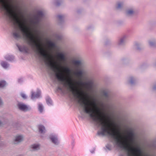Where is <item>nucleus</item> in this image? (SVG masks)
Returning a JSON list of instances; mask_svg holds the SVG:
<instances>
[{"mask_svg": "<svg viewBox=\"0 0 156 156\" xmlns=\"http://www.w3.org/2000/svg\"><path fill=\"white\" fill-rule=\"evenodd\" d=\"M5 58L7 60L12 61L14 59V57L12 55H6Z\"/></svg>", "mask_w": 156, "mask_h": 156, "instance_id": "obj_14", "label": "nucleus"}, {"mask_svg": "<svg viewBox=\"0 0 156 156\" xmlns=\"http://www.w3.org/2000/svg\"><path fill=\"white\" fill-rule=\"evenodd\" d=\"M76 83L78 84H80L82 85H84L85 84V88L88 90H90L92 87L93 83L91 81L84 83L82 81L80 80L78 82H76Z\"/></svg>", "mask_w": 156, "mask_h": 156, "instance_id": "obj_4", "label": "nucleus"}, {"mask_svg": "<svg viewBox=\"0 0 156 156\" xmlns=\"http://www.w3.org/2000/svg\"><path fill=\"white\" fill-rule=\"evenodd\" d=\"M23 79H20L18 80V82L19 83H21L23 82Z\"/></svg>", "mask_w": 156, "mask_h": 156, "instance_id": "obj_34", "label": "nucleus"}, {"mask_svg": "<svg viewBox=\"0 0 156 156\" xmlns=\"http://www.w3.org/2000/svg\"><path fill=\"white\" fill-rule=\"evenodd\" d=\"M2 101L1 99V98H0V105H1L2 104Z\"/></svg>", "mask_w": 156, "mask_h": 156, "instance_id": "obj_38", "label": "nucleus"}, {"mask_svg": "<svg viewBox=\"0 0 156 156\" xmlns=\"http://www.w3.org/2000/svg\"><path fill=\"white\" fill-rule=\"evenodd\" d=\"M57 17L59 19V21H62V20L63 18H64V16H63L58 15L57 16Z\"/></svg>", "mask_w": 156, "mask_h": 156, "instance_id": "obj_27", "label": "nucleus"}, {"mask_svg": "<svg viewBox=\"0 0 156 156\" xmlns=\"http://www.w3.org/2000/svg\"><path fill=\"white\" fill-rule=\"evenodd\" d=\"M2 124L1 122L0 121V124Z\"/></svg>", "mask_w": 156, "mask_h": 156, "instance_id": "obj_41", "label": "nucleus"}, {"mask_svg": "<svg viewBox=\"0 0 156 156\" xmlns=\"http://www.w3.org/2000/svg\"><path fill=\"white\" fill-rule=\"evenodd\" d=\"M62 2L61 0H56L55 2V4L56 6H59Z\"/></svg>", "mask_w": 156, "mask_h": 156, "instance_id": "obj_22", "label": "nucleus"}, {"mask_svg": "<svg viewBox=\"0 0 156 156\" xmlns=\"http://www.w3.org/2000/svg\"><path fill=\"white\" fill-rule=\"evenodd\" d=\"M59 90L61 91L62 92H63V88L59 86H58L57 88V90L58 91Z\"/></svg>", "mask_w": 156, "mask_h": 156, "instance_id": "obj_31", "label": "nucleus"}, {"mask_svg": "<svg viewBox=\"0 0 156 156\" xmlns=\"http://www.w3.org/2000/svg\"><path fill=\"white\" fill-rule=\"evenodd\" d=\"M85 94H86V95L87 96H89V94H88L86 92L85 93Z\"/></svg>", "mask_w": 156, "mask_h": 156, "instance_id": "obj_39", "label": "nucleus"}, {"mask_svg": "<svg viewBox=\"0 0 156 156\" xmlns=\"http://www.w3.org/2000/svg\"><path fill=\"white\" fill-rule=\"evenodd\" d=\"M43 13L41 11H38L37 12V14L34 16V20L40 21L41 18L43 16Z\"/></svg>", "mask_w": 156, "mask_h": 156, "instance_id": "obj_8", "label": "nucleus"}, {"mask_svg": "<svg viewBox=\"0 0 156 156\" xmlns=\"http://www.w3.org/2000/svg\"><path fill=\"white\" fill-rule=\"evenodd\" d=\"M46 101L47 104L48 105H51L52 104L51 99L49 97H47L46 99Z\"/></svg>", "mask_w": 156, "mask_h": 156, "instance_id": "obj_20", "label": "nucleus"}, {"mask_svg": "<svg viewBox=\"0 0 156 156\" xmlns=\"http://www.w3.org/2000/svg\"><path fill=\"white\" fill-rule=\"evenodd\" d=\"M94 150L93 151H91V153H93L94 152Z\"/></svg>", "mask_w": 156, "mask_h": 156, "instance_id": "obj_40", "label": "nucleus"}, {"mask_svg": "<svg viewBox=\"0 0 156 156\" xmlns=\"http://www.w3.org/2000/svg\"><path fill=\"white\" fill-rule=\"evenodd\" d=\"M57 55L60 62H64L66 61V59L63 52H58L57 53Z\"/></svg>", "mask_w": 156, "mask_h": 156, "instance_id": "obj_6", "label": "nucleus"}, {"mask_svg": "<svg viewBox=\"0 0 156 156\" xmlns=\"http://www.w3.org/2000/svg\"><path fill=\"white\" fill-rule=\"evenodd\" d=\"M149 45L152 47H155L156 46V43L154 41H150L149 42Z\"/></svg>", "mask_w": 156, "mask_h": 156, "instance_id": "obj_24", "label": "nucleus"}, {"mask_svg": "<svg viewBox=\"0 0 156 156\" xmlns=\"http://www.w3.org/2000/svg\"><path fill=\"white\" fill-rule=\"evenodd\" d=\"M65 70L68 73H70L71 72V69H70L68 67H65L64 68Z\"/></svg>", "mask_w": 156, "mask_h": 156, "instance_id": "obj_30", "label": "nucleus"}, {"mask_svg": "<svg viewBox=\"0 0 156 156\" xmlns=\"http://www.w3.org/2000/svg\"><path fill=\"white\" fill-rule=\"evenodd\" d=\"M49 138L52 142L55 145H58L59 142L57 136L56 135L51 134L50 135Z\"/></svg>", "mask_w": 156, "mask_h": 156, "instance_id": "obj_5", "label": "nucleus"}, {"mask_svg": "<svg viewBox=\"0 0 156 156\" xmlns=\"http://www.w3.org/2000/svg\"><path fill=\"white\" fill-rule=\"evenodd\" d=\"M48 42L49 46L51 48H54L56 47V44L54 42L50 41H48Z\"/></svg>", "mask_w": 156, "mask_h": 156, "instance_id": "obj_18", "label": "nucleus"}, {"mask_svg": "<svg viewBox=\"0 0 156 156\" xmlns=\"http://www.w3.org/2000/svg\"><path fill=\"white\" fill-rule=\"evenodd\" d=\"M41 94V92L40 91H37L36 94L33 92H31V98L33 99L35 98H39Z\"/></svg>", "mask_w": 156, "mask_h": 156, "instance_id": "obj_10", "label": "nucleus"}, {"mask_svg": "<svg viewBox=\"0 0 156 156\" xmlns=\"http://www.w3.org/2000/svg\"><path fill=\"white\" fill-rule=\"evenodd\" d=\"M40 21H37V20H31V22L34 24V25H37L39 23Z\"/></svg>", "mask_w": 156, "mask_h": 156, "instance_id": "obj_28", "label": "nucleus"}, {"mask_svg": "<svg viewBox=\"0 0 156 156\" xmlns=\"http://www.w3.org/2000/svg\"><path fill=\"white\" fill-rule=\"evenodd\" d=\"M153 89L154 90H156V84H155L154 85V86L153 87Z\"/></svg>", "mask_w": 156, "mask_h": 156, "instance_id": "obj_35", "label": "nucleus"}, {"mask_svg": "<svg viewBox=\"0 0 156 156\" xmlns=\"http://www.w3.org/2000/svg\"><path fill=\"white\" fill-rule=\"evenodd\" d=\"M134 13V11L132 9H129L126 12V14L128 16H132Z\"/></svg>", "mask_w": 156, "mask_h": 156, "instance_id": "obj_15", "label": "nucleus"}, {"mask_svg": "<svg viewBox=\"0 0 156 156\" xmlns=\"http://www.w3.org/2000/svg\"><path fill=\"white\" fill-rule=\"evenodd\" d=\"M129 130L128 132V138L132 145H133L135 143V133L132 128H129Z\"/></svg>", "mask_w": 156, "mask_h": 156, "instance_id": "obj_2", "label": "nucleus"}, {"mask_svg": "<svg viewBox=\"0 0 156 156\" xmlns=\"http://www.w3.org/2000/svg\"><path fill=\"white\" fill-rule=\"evenodd\" d=\"M122 3L121 2H118L117 4V6H116V8L117 9H119L121 8V7L122 6Z\"/></svg>", "mask_w": 156, "mask_h": 156, "instance_id": "obj_23", "label": "nucleus"}, {"mask_svg": "<svg viewBox=\"0 0 156 156\" xmlns=\"http://www.w3.org/2000/svg\"><path fill=\"white\" fill-rule=\"evenodd\" d=\"M38 128L39 132L41 133H44L45 132V128L44 126L42 125H39L38 126Z\"/></svg>", "mask_w": 156, "mask_h": 156, "instance_id": "obj_12", "label": "nucleus"}, {"mask_svg": "<svg viewBox=\"0 0 156 156\" xmlns=\"http://www.w3.org/2000/svg\"><path fill=\"white\" fill-rule=\"evenodd\" d=\"M57 38L59 40H61V37L60 36H58L57 37Z\"/></svg>", "mask_w": 156, "mask_h": 156, "instance_id": "obj_37", "label": "nucleus"}, {"mask_svg": "<svg viewBox=\"0 0 156 156\" xmlns=\"http://www.w3.org/2000/svg\"><path fill=\"white\" fill-rule=\"evenodd\" d=\"M85 71L84 69L77 70L75 73V75L80 78H81L85 74Z\"/></svg>", "mask_w": 156, "mask_h": 156, "instance_id": "obj_7", "label": "nucleus"}, {"mask_svg": "<svg viewBox=\"0 0 156 156\" xmlns=\"http://www.w3.org/2000/svg\"><path fill=\"white\" fill-rule=\"evenodd\" d=\"M73 63L74 65L77 66H81L82 64V62L80 60H73Z\"/></svg>", "mask_w": 156, "mask_h": 156, "instance_id": "obj_16", "label": "nucleus"}, {"mask_svg": "<svg viewBox=\"0 0 156 156\" xmlns=\"http://www.w3.org/2000/svg\"><path fill=\"white\" fill-rule=\"evenodd\" d=\"M23 137L21 136H17L14 140V144H17L23 140Z\"/></svg>", "mask_w": 156, "mask_h": 156, "instance_id": "obj_11", "label": "nucleus"}, {"mask_svg": "<svg viewBox=\"0 0 156 156\" xmlns=\"http://www.w3.org/2000/svg\"><path fill=\"white\" fill-rule=\"evenodd\" d=\"M21 96L24 99H26L27 98V96H26L25 94L24 93H21Z\"/></svg>", "mask_w": 156, "mask_h": 156, "instance_id": "obj_32", "label": "nucleus"}, {"mask_svg": "<svg viewBox=\"0 0 156 156\" xmlns=\"http://www.w3.org/2000/svg\"><path fill=\"white\" fill-rule=\"evenodd\" d=\"M6 83L5 81H0V87H3L5 85Z\"/></svg>", "mask_w": 156, "mask_h": 156, "instance_id": "obj_25", "label": "nucleus"}, {"mask_svg": "<svg viewBox=\"0 0 156 156\" xmlns=\"http://www.w3.org/2000/svg\"><path fill=\"white\" fill-rule=\"evenodd\" d=\"M32 148L34 151L38 150L40 149L39 145V144H34L31 145Z\"/></svg>", "mask_w": 156, "mask_h": 156, "instance_id": "obj_19", "label": "nucleus"}, {"mask_svg": "<svg viewBox=\"0 0 156 156\" xmlns=\"http://www.w3.org/2000/svg\"><path fill=\"white\" fill-rule=\"evenodd\" d=\"M17 106L20 110L25 112L29 111L31 109L30 107L29 106L22 102H18L17 104Z\"/></svg>", "mask_w": 156, "mask_h": 156, "instance_id": "obj_3", "label": "nucleus"}, {"mask_svg": "<svg viewBox=\"0 0 156 156\" xmlns=\"http://www.w3.org/2000/svg\"><path fill=\"white\" fill-rule=\"evenodd\" d=\"M17 46L19 50L21 52H23L25 53H27L29 50L28 48L24 45H23V46L17 45Z\"/></svg>", "mask_w": 156, "mask_h": 156, "instance_id": "obj_9", "label": "nucleus"}, {"mask_svg": "<svg viewBox=\"0 0 156 156\" xmlns=\"http://www.w3.org/2000/svg\"><path fill=\"white\" fill-rule=\"evenodd\" d=\"M38 109L39 111L41 113L43 112V107L42 104L41 103H39L38 104Z\"/></svg>", "mask_w": 156, "mask_h": 156, "instance_id": "obj_21", "label": "nucleus"}, {"mask_svg": "<svg viewBox=\"0 0 156 156\" xmlns=\"http://www.w3.org/2000/svg\"><path fill=\"white\" fill-rule=\"evenodd\" d=\"M135 46H136V48L137 50H140L141 49L139 47L140 44L138 43H136L135 44Z\"/></svg>", "mask_w": 156, "mask_h": 156, "instance_id": "obj_29", "label": "nucleus"}, {"mask_svg": "<svg viewBox=\"0 0 156 156\" xmlns=\"http://www.w3.org/2000/svg\"><path fill=\"white\" fill-rule=\"evenodd\" d=\"M55 76L58 81L60 82V84L67 88L72 93L75 99L83 108L84 112L89 115L93 121L95 122L98 127H100L101 131L98 132V135L108 136L109 137L112 139V142L115 146L117 147L114 144V140L113 138L109 134H107L106 132L104 131V130L107 129L110 132L113 133L115 136L122 140L124 144H125V141L120 134V126L115 123V125L117 126L118 128L117 135V133H117L116 132L117 131H115V129L114 128H112L109 122L107 121L106 119V115L107 116L108 119L109 120L111 119V116L108 114H105V115L103 114V115H101L102 114L98 107L95 99L93 98L92 102L88 101L87 102H86L85 97L83 94H80L77 90H75L76 84L73 82V80H70L69 82L66 81V78L64 73L60 71L57 72L56 70H55Z\"/></svg>", "mask_w": 156, "mask_h": 156, "instance_id": "obj_1", "label": "nucleus"}, {"mask_svg": "<svg viewBox=\"0 0 156 156\" xmlns=\"http://www.w3.org/2000/svg\"><path fill=\"white\" fill-rule=\"evenodd\" d=\"M103 94L106 97H108V93L106 92V91H104L103 92Z\"/></svg>", "mask_w": 156, "mask_h": 156, "instance_id": "obj_33", "label": "nucleus"}, {"mask_svg": "<svg viewBox=\"0 0 156 156\" xmlns=\"http://www.w3.org/2000/svg\"><path fill=\"white\" fill-rule=\"evenodd\" d=\"M106 148L108 150H111L110 147L108 145L106 146Z\"/></svg>", "mask_w": 156, "mask_h": 156, "instance_id": "obj_36", "label": "nucleus"}, {"mask_svg": "<svg viewBox=\"0 0 156 156\" xmlns=\"http://www.w3.org/2000/svg\"><path fill=\"white\" fill-rule=\"evenodd\" d=\"M126 36H124L122 37L119 41L118 42V44L119 45H123L126 42Z\"/></svg>", "mask_w": 156, "mask_h": 156, "instance_id": "obj_13", "label": "nucleus"}, {"mask_svg": "<svg viewBox=\"0 0 156 156\" xmlns=\"http://www.w3.org/2000/svg\"><path fill=\"white\" fill-rule=\"evenodd\" d=\"M1 64L2 66L5 69L7 68L9 66V64L5 61H2Z\"/></svg>", "mask_w": 156, "mask_h": 156, "instance_id": "obj_17", "label": "nucleus"}, {"mask_svg": "<svg viewBox=\"0 0 156 156\" xmlns=\"http://www.w3.org/2000/svg\"><path fill=\"white\" fill-rule=\"evenodd\" d=\"M135 82V80L134 79V78L132 77H130V80L129 81V83L131 85H133L134 84Z\"/></svg>", "mask_w": 156, "mask_h": 156, "instance_id": "obj_26", "label": "nucleus"}]
</instances>
